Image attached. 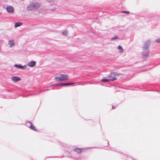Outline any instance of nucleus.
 I'll list each match as a JSON object with an SVG mask.
<instances>
[{
  "label": "nucleus",
  "mask_w": 160,
  "mask_h": 160,
  "mask_svg": "<svg viewBox=\"0 0 160 160\" xmlns=\"http://www.w3.org/2000/svg\"><path fill=\"white\" fill-rule=\"evenodd\" d=\"M42 3L38 2H33L30 3L27 7L28 11H35L38 9L41 6Z\"/></svg>",
  "instance_id": "nucleus-1"
},
{
  "label": "nucleus",
  "mask_w": 160,
  "mask_h": 160,
  "mask_svg": "<svg viewBox=\"0 0 160 160\" xmlns=\"http://www.w3.org/2000/svg\"><path fill=\"white\" fill-rule=\"evenodd\" d=\"M121 75V74L120 73H118L116 72H112L111 73L109 77L111 78L108 79H103L101 80V81L103 82L114 81L117 79L115 77V76Z\"/></svg>",
  "instance_id": "nucleus-2"
},
{
  "label": "nucleus",
  "mask_w": 160,
  "mask_h": 160,
  "mask_svg": "<svg viewBox=\"0 0 160 160\" xmlns=\"http://www.w3.org/2000/svg\"><path fill=\"white\" fill-rule=\"evenodd\" d=\"M69 78V76L67 74H61L59 77H55L54 79L57 81H62L67 80Z\"/></svg>",
  "instance_id": "nucleus-3"
},
{
  "label": "nucleus",
  "mask_w": 160,
  "mask_h": 160,
  "mask_svg": "<svg viewBox=\"0 0 160 160\" xmlns=\"http://www.w3.org/2000/svg\"><path fill=\"white\" fill-rule=\"evenodd\" d=\"M149 52V49L142 48V54L144 58L148 57Z\"/></svg>",
  "instance_id": "nucleus-4"
},
{
  "label": "nucleus",
  "mask_w": 160,
  "mask_h": 160,
  "mask_svg": "<svg viewBox=\"0 0 160 160\" xmlns=\"http://www.w3.org/2000/svg\"><path fill=\"white\" fill-rule=\"evenodd\" d=\"M6 10L9 13H12L14 12V8L10 5H7Z\"/></svg>",
  "instance_id": "nucleus-5"
},
{
  "label": "nucleus",
  "mask_w": 160,
  "mask_h": 160,
  "mask_svg": "<svg viewBox=\"0 0 160 160\" xmlns=\"http://www.w3.org/2000/svg\"><path fill=\"white\" fill-rule=\"evenodd\" d=\"M151 40L149 39L146 41L144 42L142 48L149 49L151 44Z\"/></svg>",
  "instance_id": "nucleus-6"
},
{
  "label": "nucleus",
  "mask_w": 160,
  "mask_h": 160,
  "mask_svg": "<svg viewBox=\"0 0 160 160\" xmlns=\"http://www.w3.org/2000/svg\"><path fill=\"white\" fill-rule=\"evenodd\" d=\"M15 44V42L13 40H10L8 41V45L10 48H12L14 47Z\"/></svg>",
  "instance_id": "nucleus-7"
},
{
  "label": "nucleus",
  "mask_w": 160,
  "mask_h": 160,
  "mask_svg": "<svg viewBox=\"0 0 160 160\" xmlns=\"http://www.w3.org/2000/svg\"><path fill=\"white\" fill-rule=\"evenodd\" d=\"M11 79L14 82H17L21 80V78L17 76H13L11 77Z\"/></svg>",
  "instance_id": "nucleus-8"
},
{
  "label": "nucleus",
  "mask_w": 160,
  "mask_h": 160,
  "mask_svg": "<svg viewBox=\"0 0 160 160\" xmlns=\"http://www.w3.org/2000/svg\"><path fill=\"white\" fill-rule=\"evenodd\" d=\"M36 64V62L35 61H32L28 62L27 63V65L30 67H33Z\"/></svg>",
  "instance_id": "nucleus-9"
},
{
  "label": "nucleus",
  "mask_w": 160,
  "mask_h": 160,
  "mask_svg": "<svg viewBox=\"0 0 160 160\" xmlns=\"http://www.w3.org/2000/svg\"><path fill=\"white\" fill-rule=\"evenodd\" d=\"M49 8L50 10L53 11H54L56 9V6L52 4H50L49 5Z\"/></svg>",
  "instance_id": "nucleus-10"
},
{
  "label": "nucleus",
  "mask_w": 160,
  "mask_h": 160,
  "mask_svg": "<svg viewBox=\"0 0 160 160\" xmlns=\"http://www.w3.org/2000/svg\"><path fill=\"white\" fill-rule=\"evenodd\" d=\"M22 24V23L20 22H18L15 23L14 26L15 28H17L18 27L20 26Z\"/></svg>",
  "instance_id": "nucleus-11"
},
{
  "label": "nucleus",
  "mask_w": 160,
  "mask_h": 160,
  "mask_svg": "<svg viewBox=\"0 0 160 160\" xmlns=\"http://www.w3.org/2000/svg\"><path fill=\"white\" fill-rule=\"evenodd\" d=\"M117 48L119 50V53H122L124 51V50L122 48L120 45L118 46L117 47Z\"/></svg>",
  "instance_id": "nucleus-12"
},
{
  "label": "nucleus",
  "mask_w": 160,
  "mask_h": 160,
  "mask_svg": "<svg viewBox=\"0 0 160 160\" xmlns=\"http://www.w3.org/2000/svg\"><path fill=\"white\" fill-rule=\"evenodd\" d=\"M74 83H61V86H66V85H72V84H74Z\"/></svg>",
  "instance_id": "nucleus-13"
},
{
  "label": "nucleus",
  "mask_w": 160,
  "mask_h": 160,
  "mask_svg": "<svg viewBox=\"0 0 160 160\" xmlns=\"http://www.w3.org/2000/svg\"><path fill=\"white\" fill-rule=\"evenodd\" d=\"M14 66L18 68L22 69V66L21 64H15L14 65Z\"/></svg>",
  "instance_id": "nucleus-14"
},
{
  "label": "nucleus",
  "mask_w": 160,
  "mask_h": 160,
  "mask_svg": "<svg viewBox=\"0 0 160 160\" xmlns=\"http://www.w3.org/2000/svg\"><path fill=\"white\" fill-rule=\"evenodd\" d=\"M74 151H75L78 153H80L82 151V149L80 148H76L74 150Z\"/></svg>",
  "instance_id": "nucleus-15"
},
{
  "label": "nucleus",
  "mask_w": 160,
  "mask_h": 160,
  "mask_svg": "<svg viewBox=\"0 0 160 160\" xmlns=\"http://www.w3.org/2000/svg\"><path fill=\"white\" fill-rule=\"evenodd\" d=\"M68 31L67 30H66L64 31H63V32H62V35L66 36H67L68 35Z\"/></svg>",
  "instance_id": "nucleus-16"
},
{
  "label": "nucleus",
  "mask_w": 160,
  "mask_h": 160,
  "mask_svg": "<svg viewBox=\"0 0 160 160\" xmlns=\"http://www.w3.org/2000/svg\"><path fill=\"white\" fill-rule=\"evenodd\" d=\"M26 124L27 126L30 128L31 126H32V124L30 122H28L26 123Z\"/></svg>",
  "instance_id": "nucleus-17"
},
{
  "label": "nucleus",
  "mask_w": 160,
  "mask_h": 160,
  "mask_svg": "<svg viewBox=\"0 0 160 160\" xmlns=\"http://www.w3.org/2000/svg\"><path fill=\"white\" fill-rule=\"evenodd\" d=\"M30 128L33 130H34V131L36 130L35 127H34V126L32 124V126H31Z\"/></svg>",
  "instance_id": "nucleus-18"
},
{
  "label": "nucleus",
  "mask_w": 160,
  "mask_h": 160,
  "mask_svg": "<svg viewBox=\"0 0 160 160\" xmlns=\"http://www.w3.org/2000/svg\"><path fill=\"white\" fill-rule=\"evenodd\" d=\"M27 65H25L24 66H22V69H24L26 68L27 67Z\"/></svg>",
  "instance_id": "nucleus-19"
},
{
  "label": "nucleus",
  "mask_w": 160,
  "mask_h": 160,
  "mask_svg": "<svg viewBox=\"0 0 160 160\" xmlns=\"http://www.w3.org/2000/svg\"><path fill=\"white\" fill-rule=\"evenodd\" d=\"M118 38V37H113L111 38V40H113L116 39H117Z\"/></svg>",
  "instance_id": "nucleus-20"
},
{
  "label": "nucleus",
  "mask_w": 160,
  "mask_h": 160,
  "mask_svg": "<svg viewBox=\"0 0 160 160\" xmlns=\"http://www.w3.org/2000/svg\"><path fill=\"white\" fill-rule=\"evenodd\" d=\"M122 12V13H125L126 14H129V12L128 11H122L121 12Z\"/></svg>",
  "instance_id": "nucleus-21"
},
{
  "label": "nucleus",
  "mask_w": 160,
  "mask_h": 160,
  "mask_svg": "<svg viewBox=\"0 0 160 160\" xmlns=\"http://www.w3.org/2000/svg\"><path fill=\"white\" fill-rule=\"evenodd\" d=\"M156 42L157 43H160V38H159L157 39L156 40Z\"/></svg>",
  "instance_id": "nucleus-22"
},
{
  "label": "nucleus",
  "mask_w": 160,
  "mask_h": 160,
  "mask_svg": "<svg viewBox=\"0 0 160 160\" xmlns=\"http://www.w3.org/2000/svg\"><path fill=\"white\" fill-rule=\"evenodd\" d=\"M54 86H61V83H56V84H54Z\"/></svg>",
  "instance_id": "nucleus-23"
},
{
  "label": "nucleus",
  "mask_w": 160,
  "mask_h": 160,
  "mask_svg": "<svg viewBox=\"0 0 160 160\" xmlns=\"http://www.w3.org/2000/svg\"><path fill=\"white\" fill-rule=\"evenodd\" d=\"M46 1L48 3H51L52 1V0H46Z\"/></svg>",
  "instance_id": "nucleus-24"
},
{
  "label": "nucleus",
  "mask_w": 160,
  "mask_h": 160,
  "mask_svg": "<svg viewBox=\"0 0 160 160\" xmlns=\"http://www.w3.org/2000/svg\"><path fill=\"white\" fill-rule=\"evenodd\" d=\"M2 14V13L0 12V14Z\"/></svg>",
  "instance_id": "nucleus-25"
},
{
  "label": "nucleus",
  "mask_w": 160,
  "mask_h": 160,
  "mask_svg": "<svg viewBox=\"0 0 160 160\" xmlns=\"http://www.w3.org/2000/svg\"><path fill=\"white\" fill-rule=\"evenodd\" d=\"M112 109H113L114 108V107H112Z\"/></svg>",
  "instance_id": "nucleus-26"
}]
</instances>
